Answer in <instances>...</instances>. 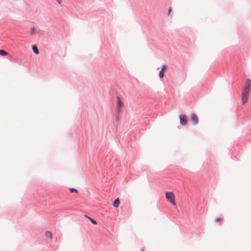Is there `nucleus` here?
<instances>
[{"instance_id": "f257e3e1", "label": "nucleus", "mask_w": 251, "mask_h": 251, "mask_svg": "<svg viewBox=\"0 0 251 251\" xmlns=\"http://www.w3.org/2000/svg\"><path fill=\"white\" fill-rule=\"evenodd\" d=\"M251 86V80L248 79L242 92V102L245 104L248 100Z\"/></svg>"}, {"instance_id": "f03ea898", "label": "nucleus", "mask_w": 251, "mask_h": 251, "mask_svg": "<svg viewBox=\"0 0 251 251\" xmlns=\"http://www.w3.org/2000/svg\"><path fill=\"white\" fill-rule=\"evenodd\" d=\"M166 198L167 201L173 204L174 205H176V203L175 202V196L173 192H167L165 194Z\"/></svg>"}, {"instance_id": "7ed1b4c3", "label": "nucleus", "mask_w": 251, "mask_h": 251, "mask_svg": "<svg viewBox=\"0 0 251 251\" xmlns=\"http://www.w3.org/2000/svg\"><path fill=\"white\" fill-rule=\"evenodd\" d=\"M180 123L182 125H186L187 123V117L185 115H181L179 116Z\"/></svg>"}, {"instance_id": "20e7f679", "label": "nucleus", "mask_w": 251, "mask_h": 251, "mask_svg": "<svg viewBox=\"0 0 251 251\" xmlns=\"http://www.w3.org/2000/svg\"><path fill=\"white\" fill-rule=\"evenodd\" d=\"M124 105L123 102L119 97L117 98V104L116 106V109L118 111H120L121 109L123 107Z\"/></svg>"}, {"instance_id": "39448f33", "label": "nucleus", "mask_w": 251, "mask_h": 251, "mask_svg": "<svg viewBox=\"0 0 251 251\" xmlns=\"http://www.w3.org/2000/svg\"><path fill=\"white\" fill-rule=\"evenodd\" d=\"M191 120L194 125H196L198 122L197 116L195 114H192L191 115Z\"/></svg>"}, {"instance_id": "423d86ee", "label": "nucleus", "mask_w": 251, "mask_h": 251, "mask_svg": "<svg viewBox=\"0 0 251 251\" xmlns=\"http://www.w3.org/2000/svg\"><path fill=\"white\" fill-rule=\"evenodd\" d=\"M120 204V201L118 198L116 199L113 202V206L115 207H118Z\"/></svg>"}, {"instance_id": "0eeeda50", "label": "nucleus", "mask_w": 251, "mask_h": 251, "mask_svg": "<svg viewBox=\"0 0 251 251\" xmlns=\"http://www.w3.org/2000/svg\"><path fill=\"white\" fill-rule=\"evenodd\" d=\"M32 50L34 53H35L36 54H38L39 53V50L37 48V47L36 45L32 46Z\"/></svg>"}, {"instance_id": "6e6552de", "label": "nucleus", "mask_w": 251, "mask_h": 251, "mask_svg": "<svg viewBox=\"0 0 251 251\" xmlns=\"http://www.w3.org/2000/svg\"><path fill=\"white\" fill-rule=\"evenodd\" d=\"M46 236L47 237H48V238H50V239H51L52 238V233L49 231H47L46 232Z\"/></svg>"}, {"instance_id": "1a4fd4ad", "label": "nucleus", "mask_w": 251, "mask_h": 251, "mask_svg": "<svg viewBox=\"0 0 251 251\" xmlns=\"http://www.w3.org/2000/svg\"><path fill=\"white\" fill-rule=\"evenodd\" d=\"M8 53L4 50H0V55L4 56L7 55Z\"/></svg>"}, {"instance_id": "9d476101", "label": "nucleus", "mask_w": 251, "mask_h": 251, "mask_svg": "<svg viewBox=\"0 0 251 251\" xmlns=\"http://www.w3.org/2000/svg\"><path fill=\"white\" fill-rule=\"evenodd\" d=\"M164 75V71L161 70L159 73V76L161 78H162Z\"/></svg>"}, {"instance_id": "9b49d317", "label": "nucleus", "mask_w": 251, "mask_h": 251, "mask_svg": "<svg viewBox=\"0 0 251 251\" xmlns=\"http://www.w3.org/2000/svg\"><path fill=\"white\" fill-rule=\"evenodd\" d=\"M86 217H87L90 221L91 222L95 224V225H96L97 224V222L93 219H92V218L90 217H88L87 216H86Z\"/></svg>"}, {"instance_id": "f8f14e48", "label": "nucleus", "mask_w": 251, "mask_h": 251, "mask_svg": "<svg viewBox=\"0 0 251 251\" xmlns=\"http://www.w3.org/2000/svg\"><path fill=\"white\" fill-rule=\"evenodd\" d=\"M215 221L217 222H221L223 221V219L222 218L218 217L215 219Z\"/></svg>"}, {"instance_id": "ddd939ff", "label": "nucleus", "mask_w": 251, "mask_h": 251, "mask_svg": "<svg viewBox=\"0 0 251 251\" xmlns=\"http://www.w3.org/2000/svg\"><path fill=\"white\" fill-rule=\"evenodd\" d=\"M70 191H71L72 193H73V192H76V193H77V192H78V191H77V190L76 189H75V188H70Z\"/></svg>"}, {"instance_id": "4468645a", "label": "nucleus", "mask_w": 251, "mask_h": 251, "mask_svg": "<svg viewBox=\"0 0 251 251\" xmlns=\"http://www.w3.org/2000/svg\"><path fill=\"white\" fill-rule=\"evenodd\" d=\"M167 67L166 65H163L162 67V69L161 70H163V71H165V70L166 69Z\"/></svg>"}, {"instance_id": "2eb2a0df", "label": "nucleus", "mask_w": 251, "mask_h": 251, "mask_svg": "<svg viewBox=\"0 0 251 251\" xmlns=\"http://www.w3.org/2000/svg\"><path fill=\"white\" fill-rule=\"evenodd\" d=\"M172 11V8L171 7H170L169 8V11H168V15H169L170 14V13Z\"/></svg>"}, {"instance_id": "dca6fc26", "label": "nucleus", "mask_w": 251, "mask_h": 251, "mask_svg": "<svg viewBox=\"0 0 251 251\" xmlns=\"http://www.w3.org/2000/svg\"><path fill=\"white\" fill-rule=\"evenodd\" d=\"M57 1L60 4L62 2V0H57Z\"/></svg>"}, {"instance_id": "f3484780", "label": "nucleus", "mask_w": 251, "mask_h": 251, "mask_svg": "<svg viewBox=\"0 0 251 251\" xmlns=\"http://www.w3.org/2000/svg\"><path fill=\"white\" fill-rule=\"evenodd\" d=\"M142 251H144L143 250H142Z\"/></svg>"}]
</instances>
